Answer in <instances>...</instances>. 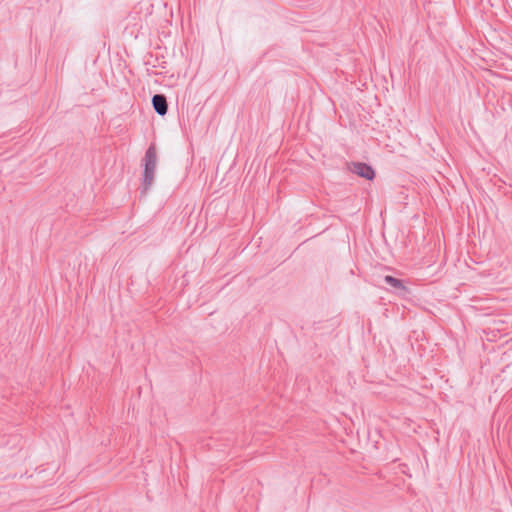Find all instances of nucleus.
<instances>
[{
    "label": "nucleus",
    "instance_id": "1",
    "mask_svg": "<svg viewBox=\"0 0 512 512\" xmlns=\"http://www.w3.org/2000/svg\"><path fill=\"white\" fill-rule=\"evenodd\" d=\"M348 169L352 173L369 181H372L376 175L373 167L365 162H350L348 163Z\"/></svg>",
    "mask_w": 512,
    "mask_h": 512
},
{
    "label": "nucleus",
    "instance_id": "2",
    "mask_svg": "<svg viewBox=\"0 0 512 512\" xmlns=\"http://www.w3.org/2000/svg\"><path fill=\"white\" fill-rule=\"evenodd\" d=\"M383 282L386 285H388L394 293H396L400 296H405L409 293V290L405 286L404 281L401 279H398L394 276H391V275L384 276Z\"/></svg>",
    "mask_w": 512,
    "mask_h": 512
},
{
    "label": "nucleus",
    "instance_id": "3",
    "mask_svg": "<svg viewBox=\"0 0 512 512\" xmlns=\"http://www.w3.org/2000/svg\"><path fill=\"white\" fill-rule=\"evenodd\" d=\"M152 107L158 115L165 116L168 112V102L166 96L164 94L153 95Z\"/></svg>",
    "mask_w": 512,
    "mask_h": 512
},
{
    "label": "nucleus",
    "instance_id": "4",
    "mask_svg": "<svg viewBox=\"0 0 512 512\" xmlns=\"http://www.w3.org/2000/svg\"><path fill=\"white\" fill-rule=\"evenodd\" d=\"M157 155L153 145L149 146L144 156V169L156 170Z\"/></svg>",
    "mask_w": 512,
    "mask_h": 512
},
{
    "label": "nucleus",
    "instance_id": "5",
    "mask_svg": "<svg viewBox=\"0 0 512 512\" xmlns=\"http://www.w3.org/2000/svg\"><path fill=\"white\" fill-rule=\"evenodd\" d=\"M155 170L144 169L142 174V189L143 191H147L154 179Z\"/></svg>",
    "mask_w": 512,
    "mask_h": 512
}]
</instances>
